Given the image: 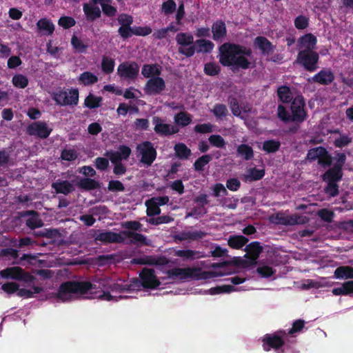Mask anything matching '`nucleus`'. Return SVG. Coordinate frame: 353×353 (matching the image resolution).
Listing matches in <instances>:
<instances>
[{
  "label": "nucleus",
  "instance_id": "nucleus-1",
  "mask_svg": "<svg viewBox=\"0 0 353 353\" xmlns=\"http://www.w3.org/2000/svg\"><path fill=\"white\" fill-rule=\"evenodd\" d=\"M219 63L225 67L247 70L252 66L248 57L252 56V50L238 43L227 42L219 48Z\"/></svg>",
  "mask_w": 353,
  "mask_h": 353
},
{
  "label": "nucleus",
  "instance_id": "nucleus-2",
  "mask_svg": "<svg viewBox=\"0 0 353 353\" xmlns=\"http://www.w3.org/2000/svg\"><path fill=\"white\" fill-rule=\"evenodd\" d=\"M88 292V281H68L62 283L55 298L58 302L70 301L74 295L85 294Z\"/></svg>",
  "mask_w": 353,
  "mask_h": 353
},
{
  "label": "nucleus",
  "instance_id": "nucleus-3",
  "mask_svg": "<svg viewBox=\"0 0 353 353\" xmlns=\"http://www.w3.org/2000/svg\"><path fill=\"white\" fill-rule=\"evenodd\" d=\"M343 170L336 167H332L322 175V179L327 183L325 192L330 196L334 197L339 193L338 182L343 178Z\"/></svg>",
  "mask_w": 353,
  "mask_h": 353
},
{
  "label": "nucleus",
  "instance_id": "nucleus-4",
  "mask_svg": "<svg viewBox=\"0 0 353 353\" xmlns=\"http://www.w3.org/2000/svg\"><path fill=\"white\" fill-rule=\"evenodd\" d=\"M286 336L287 332L285 330H279L272 334H265L261 339L263 350L269 352L271 350L275 351L281 350L285 344Z\"/></svg>",
  "mask_w": 353,
  "mask_h": 353
},
{
  "label": "nucleus",
  "instance_id": "nucleus-5",
  "mask_svg": "<svg viewBox=\"0 0 353 353\" xmlns=\"http://www.w3.org/2000/svg\"><path fill=\"white\" fill-rule=\"evenodd\" d=\"M319 54L315 50H299L296 62L310 72L318 68Z\"/></svg>",
  "mask_w": 353,
  "mask_h": 353
},
{
  "label": "nucleus",
  "instance_id": "nucleus-6",
  "mask_svg": "<svg viewBox=\"0 0 353 353\" xmlns=\"http://www.w3.org/2000/svg\"><path fill=\"white\" fill-rule=\"evenodd\" d=\"M176 43L179 46L178 52L186 57H192L196 52L195 46H193L194 37L190 33L180 32L176 36Z\"/></svg>",
  "mask_w": 353,
  "mask_h": 353
},
{
  "label": "nucleus",
  "instance_id": "nucleus-7",
  "mask_svg": "<svg viewBox=\"0 0 353 353\" xmlns=\"http://www.w3.org/2000/svg\"><path fill=\"white\" fill-rule=\"evenodd\" d=\"M137 151L141 155L140 162L147 167L150 166L157 158V150L153 143L149 141L138 144Z\"/></svg>",
  "mask_w": 353,
  "mask_h": 353
},
{
  "label": "nucleus",
  "instance_id": "nucleus-8",
  "mask_svg": "<svg viewBox=\"0 0 353 353\" xmlns=\"http://www.w3.org/2000/svg\"><path fill=\"white\" fill-rule=\"evenodd\" d=\"M292 121L301 123L306 120L307 113L305 110V99L302 95L296 96L290 105Z\"/></svg>",
  "mask_w": 353,
  "mask_h": 353
},
{
  "label": "nucleus",
  "instance_id": "nucleus-9",
  "mask_svg": "<svg viewBox=\"0 0 353 353\" xmlns=\"http://www.w3.org/2000/svg\"><path fill=\"white\" fill-rule=\"evenodd\" d=\"M52 99L57 105L65 106L68 105H77L79 101V91L77 89L66 90H58L53 93Z\"/></svg>",
  "mask_w": 353,
  "mask_h": 353
},
{
  "label": "nucleus",
  "instance_id": "nucleus-10",
  "mask_svg": "<svg viewBox=\"0 0 353 353\" xmlns=\"http://www.w3.org/2000/svg\"><path fill=\"white\" fill-rule=\"evenodd\" d=\"M139 73V65L135 61H125L117 68L118 76L123 80L134 81Z\"/></svg>",
  "mask_w": 353,
  "mask_h": 353
},
{
  "label": "nucleus",
  "instance_id": "nucleus-11",
  "mask_svg": "<svg viewBox=\"0 0 353 353\" xmlns=\"http://www.w3.org/2000/svg\"><path fill=\"white\" fill-rule=\"evenodd\" d=\"M94 238L95 241H101L103 244L108 243H121L124 242L122 237V231L116 233L112 231L99 232L97 234L96 230H90V238Z\"/></svg>",
  "mask_w": 353,
  "mask_h": 353
},
{
  "label": "nucleus",
  "instance_id": "nucleus-12",
  "mask_svg": "<svg viewBox=\"0 0 353 353\" xmlns=\"http://www.w3.org/2000/svg\"><path fill=\"white\" fill-rule=\"evenodd\" d=\"M52 131L45 121H34L29 124L26 132L30 136H34L41 139H47Z\"/></svg>",
  "mask_w": 353,
  "mask_h": 353
},
{
  "label": "nucleus",
  "instance_id": "nucleus-13",
  "mask_svg": "<svg viewBox=\"0 0 353 353\" xmlns=\"http://www.w3.org/2000/svg\"><path fill=\"white\" fill-rule=\"evenodd\" d=\"M101 281H94L91 282L90 281V299H99L101 300H105L108 301H117L118 299H122L121 296H114L111 295L110 292L108 291H105L101 288Z\"/></svg>",
  "mask_w": 353,
  "mask_h": 353
},
{
  "label": "nucleus",
  "instance_id": "nucleus-14",
  "mask_svg": "<svg viewBox=\"0 0 353 353\" xmlns=\"http://www.w3.org/2000/svg\"><path fill=\"white\" fill-rule=\"evenodd\" d=\"M152 123L154 125V131L161 137H169L179 132L178 127L165 123L163 119L159 117H153Z\"/></svg>",
  "mask_w": 353,
  "mask_h": 353
},
{
  "label": "nucleus",
  "instance_id": "nucleus-15",
  "mask_svg": "<svg viewBox=\"0 0 353 353\" xmlns=\"http://www.w3.org/2000/svg\"><path fill=\"white\" fill-rule=\"evenodd\" d=\"M165 80L162 77H154L146 81L143 91L145 94L149 96L158 95L165 90Z\"/></svg>",
  "mask_w": 353,
  "mask_h": 353
},
{
  "label": "nucleus",
  "instance_id": "nucleus-16",
  "mask_svg": "<svg viewBox=\"0 0 353 353\" xmlns=\"http://www.w3.org/2000/svg\"><path fill=\"white\" fill-rule=\"evenodd\" d=\"M117 21L120 25L118 29V34L123 39H128L131 37L132 26L134 19L130 14L122 13L117 17Z\"/></svg>",
  "mask_w": 353,
  "mask_h": 353
},
{
  "label": "nucleus",
  "instance_id": "nucleus-17",
  "mask_svg": "<svg viewBox=\"0 0 353 353\" xmlns=\"http://www.w3.org/2000/svg\"><path fill=\"white\" fill-rule=\"evenodd\" d=\"M139 279L143 288L155 289L161 284L154 270L151 268H144L139 273Z\"/></svg>",
  "mask_w": 353,
  "mask_h": 353
},
{
  "label": "nucleus",
  "instance_id": "nucleus-18",
  "mask_svg": "<svg viewBox=\"0 0 353 353\" xmlns=\"http://www.w3.org/2000/svg\"><path fill=\"white\" fill-rule=\"evenodd\" d=\"M334 74L330 69L323 68L312 78L308 79V81L310 83H317L323 85H328L334 81Z\"/></svg>",
  "mask_w": 353,
  "mask_h": 353
},
{
  "label": "nucleus",
  "instance_id": "nucleus-19",
  "mask_svg": "<svg viewBox=\"0 0 353 353\" xmlns=\"http://www.w3.org/2000/svg\"><path fill=\"white\" fill-rule=\"evenodd\" d=\"M196 268H174L167 271L168 277L172 279L179 278L181 280H186L195 276Z\"/></svg>",
  "mask_w": 353,
  "mask_h": 353
},
{
  "label": "nucleus",
  "instance_id": "nucleus-20",
  "mask_svg": "<svg viewBox=\"0 0 353 353\" xmlns=\"http://www.w3.org/2000/svg\"><path fill=\"white\" fill-rule=\"evenodd\" d=\"M244 250L246 252L244 257L249 259L251 263L255 264L263 252V248L259 241H253L247 245Z\"/></svg>",
  "mask_w": 353,
  "mask_h": 353
},
{
  "label": "nucleus",
  "instance_id": "nucleus-21",
  "mask_svg": "<svg viewBox=\"0 0 353 353\" xmlns=\"http://www.w3.org/2000/svg\"><path fill=\"white\" fill-rule=\"evenodd\" d=\"M22 217L30 216L26 221V225L28 228L31 230L41 228L43 225V222L39 217V213L36 210H26L21 213Z\"/></svg>",
  "mask_w": 353,
  "mask_h": 353
},
{
  "label": "nucleus",
  "instance_id": "nucleus-22",
  "mask_svg": "<svg viewBox=\"0 0 353 353\" xmlns=\"http://www.w3.org/2000/svg\"><path fill=\"white\" fill-rule=\"evenodd\" d=\"M316 43V37L312 33H307L299 37L297 46L301 50H315Z\"/></svg>",
  "mask_w": 353,
  "mask_h": 353
},
{
  "label": "nucleus",
  "instance_id": "nucleus-23",
  "mask_svg": "<svg viewBox=\"0 0 353 353\" xmlns=\"http://www.w3.org/2000/svg\"><path fill=\"white\" fill-rule=\"evenodd\" d=\"M122 237L124 241L130 239V243L137 245H148V243L146 236L143 234L130 230H123Z\"/></svg>",
  "mask_w": 353,
  "mask_h": 353
},
{
  "label": "nucleus",
  "instance_id": "nucleus-24",
  "mask_svg": "<svg viewBox=\"0 0 353 353\" xmlns=\"http://www.w3.org/2000/svg\"><path fill=\"white\" fill-rule=\"evenodd\" d=\"M212 39L219 41L227 36V29L225 22L221 20L215 21L212 26Z\"/></svg>",
  "mask_w": 353,
  "mask_h": 353
},
{
  "label": "nucleus",
  "instance_id": "nucleus-25",
  "mask_svg": "<svg viewBox=\"0 0 353 353\" xmlns=\"http://www.w3.org/2000/svg\"><path fill=\"white\" fill-rule=\"evenodd\" d=\"M162 67L158 63L143 64L141 68L142 75L147 79L159 77L161 74Z\"/></svg>",
  "mask_w": 353,
  "mask_h": 353
},
{
  "label": "nucleus",
  "instance_id": "nucleus-26",
  "mask_svg": "<svg viewBox=\"0 0 353 353\" xmlns=\"http://www.w3.org/2000/svg\"><path fill=\"white\" fill-rule=\"evenodd\" d=\"M254 46L261 50L263 54H270L274 50V46L265 37L258 36L254 40Z\"/></svg>",
  "mask_w": 353,
  "mask_h": 353
},
{
  "label": "nucleus",
  "instance_id": "nucleus-27",
  "mask_svg": "<svg viewBox=\"0 0 353 353\" xmlns=\"http://www.w3.org/2000/svg\"><path fill=\"white\" fill-rule=\"evenodd\" d=\"M37 28L42 34L50 36L54 33V25L52 21L47 18H41L37 23Z\"/></svg>",
  "mask_w": 353,
  "mask_h": 353
},
{
  "label": "nucleus",
  "instance_id": "nucleus-28",
  "mask_svg": "<svg viewBox=\"0 0 353 353\" xmlns=\"http://www.w3.org/2000/svg\"><path fill=\"white\" fill-rule=\"evenodd\" d=\"M133 263L136 264H148V265H166L169 263V259L165 256H161L154 258L152 256H147L145 258L134 259Z\"/></svg>",
  "mask_w": 353,
  "mask_h": 353
},
{
  "label": "nucleus",
  "instance_id": "nucleus-29",
  "mask_svg": "<svg viewBox=\"0 0 353 353\" xmlns=\"http://www.w3.org/2000/svg\"><path fill=\"white\" fill-rule=\"evenodd\" d=\"M52 188L57 194H63L67 195L74 191L73 185L68 181H56L52 184Z\"/></svg>",
  "mask_w": 353,
  "mask_h": 353
},
{
  "label": "nucleus",
  "instance_id": "nucleus-30",
  "mask_svg": "<svg viewBox=\"0 0 353 353\" xmlns=\"http://www.w3.org/2000/svg\"><path fill=\"white\" fill-rule=\"evenodd\" d=\"M23 269L19 266L9 267L0 271L2 278L19 281Z\"/></svg>",
  "mask_w": 353,
  "mask_h": 353
},
{
  "label": "nucleus",
  "instance_id": "nucleus-31",
  "mask_svg": "<svg viewBox=\"0 0 353 353\" xmlns=\"http://www.w3.org/2000/svg\"><path fill=\"white\" fill-rule=\"evenodd\" d=\"M236 155L244 161H250L254 157V150L248 144L242 143L236 147Z\"/></svg>",
  "mask_w": 353,
  "mask_h": 353
},
{
  "label": "nucleus",
  "instance_id": "nucleus-32",
  "mask_svg": "<svg viewBox=\"0 0 353 353\" xmlns=\"http://www.w3.org/2000/svg\"><path fill=\"white\" fill-rule=\"evenodd\" d=\"M193 46H195L197 53H210L214 48V44L212 41L205 39H197Z\"/></svg>",
  "mask_w": 353,
  "mask_h": 353
},
{
  "label": "nucleus",
  "instance_id": "nucleus-33",
  "mask_svg": "<svg viewBox=\"0 0 353 353\" xmlns=\"http://www.w3.org/2000/svg\"><path fill=\"white\" fill-rule=\"evenodd\" d=\"M206 233L201 230L183 232L176 236V239L181 241L185 240L195 241L203 239Z\"/></svg>",
  "mask_w": 353,
  "mask_h": 353
},
{
  "label": "nucleus",
  "instance_id": "nucleus-34",
  "mask_svg": "<svg viewBox=\"0 0 353 353\" xmlns=\"http://www.w3.org/2000/svg\"><path fill=\"white\" fill-rule=\"evenodd\" d=\"M248 239L243 235H231L228 239V245L232 249H241L248 242Z\"/></svg>",
  "mask_w": 353,
  "mask_h": 353
},
{
  "label": "nucleus",
  "instance_id": "nucleus-35",
  "mask_svg": "<svg viewBox=\"0 0 353 353\" xmlns=\"http://www.w3.org/2000/svg\"><path fill=\"white\" fill-rule=\"evenodd\" d=\"M334 277L337 279H353V267L349 265L338 267L334 270Z\"/></svg>",
  "mask_w": 353,
  "mask_h": 353
},
{
  "label": "nucleus",
  "instance_id": "nucleus-36",
  "mask_svg": "<svg viewBox=\"0 0 353 353\" xmlns=\"http://www.w3.org/2000/svg\"><path fill=\"white\" fill-rule=\"evenodd\" d=\"M175 156L181 160L188 159L191 154V150L183 143H176L174 146Z\"/></svg>",
  "mask_w": 353,
  "mask_h": 353
},
{
  "label": "nucleus",
  "instance_id": "nucleus-37",
  "mask_svg": "<svg viewBox=\"0 0 353 353\" xmlns=\"http://www.w3.org/2000/svg\"><path fill=\"white\" fill-rule=\"evenodd\" d=\"M141 286V281L139 279H134L131 281L125 284H115L114 288L120 292L123 291H134L140 289Z\"/></svg>",
  "mask_w": 353,
  "mask_h": 353
},
{
  "label": "nucleus",
  "instance_id": "nucleus-38",
  "mask_svg": "<svg viewBox=\"0 0 353 353\" xmlns=\"http://www.w3.org/2000/svg\"><path fill=\"white\" fill-rule=\"evenodd\" d=\"M277 96L279 100L283 103H288L292 101L293 96L290 87L281 85L277 89Z\"/></svg>",
  "mask_w": 353,
  "mask_h": 353
},
{
  "label": "nucleus",
  "instance_id": "nucleus-39",
  "mask_svg": "<svg viewBox=\"0 0 353 353\" xmlns=\"http://www.w3.org/2000/svg\"><path fill=\"white\" fill-rule=\"evenodd\" d=\"M281 142L276 139H269L263 141L262 150L266 153H275L279 150Z\"/></svg>",
  "mask_w": 353,
  "mask_h": 353
},
{
  "label": "nucleus",
  "instance_id": "nucleus-40",
  "mask_svg": "<svg viewBox=\"0 0 353 353\" xmlns=\"http://www.w3.org/2000/svg\"><path fill=\"white\" fill-rule=\"evenodd\" d=\"M174 123L181 127H185L192 122V116L187 112L181 111L174 116Z\"/></svg>",
  "mask_w": 353,
  "mask_h": 353
},
{
  "label": "nucleus",
  "instance_id": "nucleus-41",
  "mask_svg": "<svg viewBox=\"0 0 353 353\" xmlns=\"http://www.w3.org/2000/svg\"><path fill=\"white\" fill-rule=\"evenodd\" d=\"M114 66H115V61L114 59L107 57V56H103L102 57L101 67V70L103 71V72L104 74H111L114 71Z\"/></svg>",
  "mask_w": 353,
  "mask_h": 353
},
{
  "label": "nucleus",
  "instance_id": "nucleus-42",
  "mask_svg": "<svg viewBox=\"0 0 353 353\" xmlns=\"http://www.w3.org/2000/svg\"><path fill=\"white\" fill-rule=\"evenodd\" d=\"M174 256L181 257L185 260H192L200 258V253L192 250H178L175 251Z\"/></svg>",
  "mask_w": 353,
  "mask_h": 353
},
{
  "label": "nucleus",
  "instance_id": "nucleus-43",
  "mask_svg": "<svg viewBox=\"0 0 353 353\" xmlns=\"http://www.w3.org/2000/svg\"><path fill=\"white\" fill-rule=\"evenodd\" d=\"M326 154V148L323 146L315 147L310 149L307 154V159L314 161L319 160L320 157Z\"/></svg>",
  "mask_w": 353,
  "mask_h": 353
},
{
  "label": "nucleus",
  "instance_id": "nucleus-44",
  "mask_svg": "<svg viewBox=\"0 0 353 353\" xmlns=\"http://www.w3.org/2000/svg\"><path fill=\"white\" fill-rule=\"evenodd\" d=\"M212 160L211 154H203L199 157L194 163V168L196 171H203L204 168Z\"/></svg>",
  "mask_w": 353,
  "mask_h": 353
},
{
  "label": "nucleus",
  "instance_id": "nucleus-45",
  "mask_svg": "<svg viewBox=\"0 0 353 353\" xmlns=\"http://www.w3.org/2000/svg\"><path fill=\"white\" fill-rule=\"evenodd\" d=\"M14 87L23 89L28 85V79L25 75L17 74L13 76L12 79Z\"/></svg>",
  "mask_w": 353,
  "mask_h": 353
},
{
  "label": "nucleus",
  "instance_id": "nucleus-46",
  "mask_svg": "<svg viewBox=\"0 0 353 353\" xmlns=\"http://www.w3.org/2000/svg\"><path fill=\"white\" fill-rule=\"evenodd\" d=\"M265 176V170L252 168L249 170V174L246 176V180L249 181H259Z\"/></svg>",
  "mask_w": 353,
  "mask_h": 353
},
{
  "label": "nucleus",
  "instance_id": "nucleus-47",
  "mask_svg": "<svg viewBox=\"0 0 353 353\" xmlns=\"http://www.w3.org/2000/svg\"><path fill=\"white\" fill-rule=\"evenodd\" d=\"M211 112L216 118L219 119H222L228 114V110L226 105L222 103H216Z\"/></svg>",
  "mask_w": 353,
  "mask_h": 353
},
{
  "label": "nucleus",
  "instance_id": "nucleus-48",
  "mask_svg": "<svg viewBox=\"0 0 353 353\" xmlns=\"http://www.w3.org/2000/svg\"><path fill=\"white\" fill-rule=\"evenodd\" d=\"M203 71L208 76H216L221 72L220 66L214 62H209L204 65Z\"/></svg>",
  "mask_w": 353,
  "mask_h": 353
},
{
  "label": "nucleus",
  "instance_id": "nucleus-49",
  "mask_svg": "<svg viewBox=\"0 0 353 353\" xmlns=\"http://www.w3.org/2000/svg\"><path fill=\"white\" fill-rule=\"evenodd\" d=\"M236 288L232 285H223L221 286H216L210 289V294H218L222 293H230L236 291Z\"/></svg>",
  "mask_w": 353,
  "mask_h": 353
},
{
  "label": "nucleus",
  "instance_id": "nucleus-50",
  "mask_svg": "<svg viewBox=\"0 0 353 353\" xmlns=\"http://www.w3.org/2000/svg\"><path fill=\"white\" fill-rule=\"evenodd\" d=\"M154 199H148L145 202L147 206V215L148 216H154L161 214L160 208L154 202Z\"/></svg>",
  "mask_w": 353,
  "mask_h": 353
},
{
  "label": "nucleus",
  "instance_id": "nucleus-51",
  "mask_svg": "<svg viewBox=\"0 0 353 353\" xmlns=\"http://www.w3.org/2000/svg\"><path fill=\"white\" fill-rule=\"evenodd\" d=\"M176 4L174 0H167L161 5V11L165 15H170L175 12Z\"/></svg>",
  "mask_w": 353,
  "mask_h": 353
},
{
  "label": "nucleus",
  "instance_id": "nucleus-52",
  "mask_svg": "<svg viewBox=\"0 0 353 353\" xmlns=\"http://www.w3.org/2000/svg\"><path fill=\"white\" fill-rule=\"evenodd\" d=\"M208 141L211 145L218 148H223L226 145L225 139L219 134L210 135Z\"/></svg>",
  "mask_w": 353,
  "mask_h": 353
},
{
  "label": "nucleus",
  "instance_id": "nucleus-53",
  "mask_svg": "<svg viewBox=\"0 0 353 353\" xmlns=\"http://www.w3.org/2000/svg\"><path fill=\"white\" fill-rule=\"evenodd\" d=\"M271 221L276 224L288 225L292 224L291 217L285 216L282 213H277L275 216L271 217Z\"/></svg>",
  "mask_w": 353,
  "mask_h": 353
},
{
  "label": "nucleus",
  "instance_id": "nucleus-54",
  "mask_svg": "<svg viewBox=\"0 0 353 353\" xmlns=\"http://www.w3.org/2000/svg\"><path fill=\"white\" fill-rule=\"evenodd\" d=\"M152 32L150 26H133L131 32V37L132 35L145 37L151 34Z\"/></svg>",
  "mask_w": 353,
  "mask_h": 353
},
{
  "label": "nucleus",
  "instance_id": "nucleus-55",
  "mask_svg": "<svg viewBox=\"0 0 353 353\" xmlns=\"http://www.w3.org/2000/svg\"><path fill=\"white\" fill-rule=\"evenodd\" d=\"M228 102L232 114L236 117L240 116L241 110L237 99L233 96H230L228 99Z\"/></svg>",
  "mask_w": 353,
  "mask_h": 353
},
{
  "label": "nucleus",
  "instance_id": "nucleus-56",
  "mask_svg": "<svg viewBox=\"0 0 353 353\" xmlns=\"http://www.w3.org/2000/svg\"><path fill=\"white\" fill-rule=\"evenodd\" d=\"M346 154L343 152H335L334 157H332V161H335V163L332 167H336L339 170H343V167L346 161Z\"/></svg>",
  "mask_w": 353,
  "mask_h": 353
},
{
  "label": "nucleus",
  "instance_id": "nucleus-57",
  "mask_svg": "<svg viewBox=\"0 0 353 353\" xmlns=\"http://www.w3.org/2000/svg\"><path fill=\"white\" fill-rule=\"evenodd\" d=\"M174 221V219L168 215H162L155 218H150L148 222L151 225H159L163 223H168Z\"/></svg>",
  "mask_w": 353,
  "mask_h": 353
},
{
  "label": "nucleus",
  "instance_id": "nucleus-58",
  "mask_svg": "<svg viewBox=\"0 0 353 353\" xmlns=\"http://www.w3.org/2000/svg\"><path fill=\"white\" fill-rule=\"evenodd\" d=\"M305 321L302 319L294 321L292 327L287 332V335L293 336L294 334L301 332L305 327Z\"/></svg>",
  "mask_w": 353,
  "mask_h": 353
},
{
  "label": "nucleus",
  "instance_id": "nucleus-59",
  "mask_svg": "<svg viewBox=\"0 0 353 353\" xmlns=\"http://www.w3.org/2000/svg\"><path fill=\"white\" fill-rule=\"evenodd\" d=\"M75 23L76 21L74 19L68 16L61 17L58 21L59 26L64 29H69L74 26Z\"/></svg>",
  "mask_w": 353,
  "mask_h": 353
},
{
  "label": "nucleus",
  "instance_id": "nucleus-60",
  "mask_svg": "<svg viewBox=\"0 0 353 353\" xmlns=\"http://www.w3.org/2000/svg\"><path fill=\"white\" fill-rule=\"evenodd\" d=\"M277 117L278 118L285 122L292 121V117L289 114L288 110L283 105H279L277 108Z\"/></svg>",
  "mask_w": 353,
  "mask_h": 353
},
{
  "label": "nucleus",
  "instance_id": "nucleus-61",
  "mask_svg": "<svg viewBox=\"0 0 353 353\" xmlns=\"http://www.w3.org/2000/svg\"><path fill=\"white\" fill-rule=\"evenodd\" d=\"M108 190L112 192H123L125 186L120 181L111 180L108 183Z\"/></svg>",
  "mask_w": 353,
  "mask_h": 353
},
{
  "label": "nucleus",
  "instance_id": "nucleus-62",
  "mask_svg": "<svg viewBox=\"0 0 353 353\" xmlns=\"http://www.w3.org/2000/svg\"><path fill=\"white\" fill-rule=\"evenodd\" d=\"M122 227L127 229V230L136 232L141 230L142 224L137 221H128L122 223Z\"/></svg>",
  "mask_w": 353,
  "mask_h": 353
},
{
  "label": "nucleus",
  "instance_id": "nucleus-63",
  "mask_svg": "<svg viewBox=\"0 0 353 353\" xmlns=\"http://www.w3.org/2000/svg\"><path fill=\"white\" fill-rule=\"evenodd\" d=\"M61 158L63 161H74L77 158V152L74 149H64L61 152Z\"/></svg>",
  "mask_w": 353,
  "mask_h": 353
},
{
  "label": "nucleus",
  "instance_id": "nucleus-64",
  "mask_svg": "<svg viewBox=\"0 0 353 353\" xmlns=\"http://www.w3.org/2000/svg\"><path fill=\"white\" fill-rule=\"evenodd\" d=\"M309 25V19L303 15H299L294 19V26L298 30L305 29Z\"/></svg>",
  "mask_w": 353,
  "mask_h": 353
}]
</instances>
